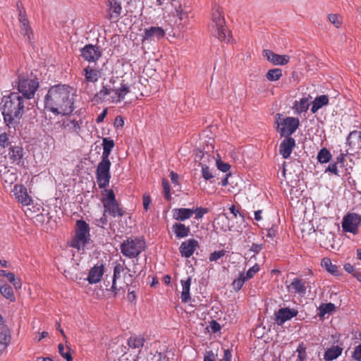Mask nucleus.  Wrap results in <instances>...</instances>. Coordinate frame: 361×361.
I'll list each match as a JSON object with an SVG mask.
<instances>
[{"label":"nucleus","mask_w":361,"mask_h":361,"mask_svg":"<svg viewBox=\"0 0 361 361\" xmlns=\"http://www.w3.org/2000/svg\"><path fill=\"white\" fill-rule=\"evenodd\" d=\"M75 90L71 86L54 85L44 97V107L54 114H70L75 109Z\"/></svg>","instance_id":"1"},{"label":"nucleus","mask_w":361,"mask_h":361,"mask_svg":"<svg viewBox=\"0 0 361 361\" xmlns=\"http://www.w3.org/2000/svg\"><path fill=\"white\" fill-rule=\"evenodd\" d=\"M27 104V99L18 92H12L2 98L1 110L4 123L9 128H16L20 123Z\"/></svg>","instance_id":"2"},{"label":"nucleus","mask_w":361,"mask_h":361,"mask_svg":"<svg viewBox=\"0 0 361 361\" xmlns=\"http://www.w3.org/2000/svg\"><path fill=\"white\" fill-rule=\"evenodd\" d=\"M130 92V85L128 82L118 77H111L102 83L101 90L95 94V99L98 102L109 100L118 103L124 99Z\"/></svg>","instance_id":"3"},{"label":"nucleus","mask_w":361,"mask_h":361,"mask_svg":"<svg viewBox=\"0 0 361 361\" xmlns=\"http://www.w3.org/2000/svg\"><path fill=\"white\" fill-rule=\"evenodd\" d=\"M209 29L212 34L219 40L227 43L231 42V32L226 27L222 8L216 4L212 6Z\"/></svg>","instance_id":"4"},{"label":"nucleus","mask_w":361,"mask_h":361,"mask_svg":"<svg viewBox=\"0 0 361 361\" xmlns=\"http://www.w3.org/2000/svg\"><path fill=\"white\" fill-rule=\"evenodd\" d=\"M134 274L135 272L126 267L124 260L122 264L116 263L114 268L112 285L110 288L106 290L111 291L114 297L120 294L121 290H123V293H124V287L122 286H118L117 280L122 279L123 283L128 287L129 284L133 283Z\"/></svg>","instance_id":"5"},{"label":"nucleus","mask_w":361,"mask_h":361,"mask_svg":"<svg viewBox=\"0 0 361 361\" xmlns=\"http://www.w3.org/2000/svg\"><path fill=\"white\" fill-rule=\"evenodd\" d=\"M90 242L89 225L83 220L76 222L75 233L70 240L69 245L78 250H82Z\"/></svg>","instance_id":"6"},{"label":"nucleus","mask_w":361,"mask_h":361,"mask_svg":"<svg viewBox=\"0 0 361 361\" xmlns=\"http://www.w3.org/2000/svg\"><path fill=\"white\" fill-rule=\"evenodd\" d=\"M145 248V242L137 238H128L120 246L121 253L130 259L135 258Z\"/></svg>","instance_id":"7"},{"label":"nucleus","mask_w":361,"mask_h":361,"mask_svg":"<svg viewBox=\"0 0 361 361\" xmlns=\"http://www.w3.org/2000/svg\"><path fill=\"white\" fill-rule=\"evenodd\" d=\"M277 130L281 137H290L295 132L300 125V121L294 117L283 118L280 114H276Z\"/></svg>","instance_id":"8"},{"label":"nucleus","mask_w":361,"mask_h":361,"mask_svg":"<svg viewBox=\"0 0 361 361\" xmlns=\"http://www.w3.org/2000/svg\"><path fill=\"white\" fill-rule=\"evenodd\" d=\"M104 196L102 199L105 214L109 213L113 217L122 216L123 211L119 207L112 190H104Z\"/></svg>","instance_id":"9"},{"label":"nucleus","mask_w":361,"mask_h":361,"mask_svg":"<svg viewBox=\"0 0 361 361\" xmlns=\"http://www.w3.org/2000/svg\"><path fill=\"white\" fill-rule=\"evenodd\" d=\"M111 161L109 159L102 158L96 171L97 181L100 188L106 187L109 183Z\"/></svg>","instance_id":"10"},{"label":"nucleus","mask_w":361,"mask_h":361,"mask_svg":"<svg viewBox=\"0 0 361 361\" xmlns=\"http://www.w3.org/2000/svg\"><path fill=\"white\" fill-rule=\"evenodd\" d=\"M361 224V215L357 213H348L343 219L342 228L344 232L356 235L359 232Z\"/></svg>","instance_id":"11"},{"label":"nucleus","mask_w":361,"mask_h":361,"mask_svg":"<svg viewBox=\"0 0 361 361\" xmlns=\"http://www.w3.org/2000/svg\"><path fill=\"white\" fill-rule=\"evenodd\" d=\"M38 87L39 82L37 80L25 78H19L18 93H22L23 97L27 100L34 97Z\"/></svg>","instance_id":"12"},{"label":"nucleus","mask_w":361,"mask_h":361,"mask_svg":"<svg viewBox=\"0 0 361 361\" xmlns=\"http://www.w3.org/2000/svg\"><path fill=\"white\" fill-rule=\"evenodd\" d=\"M166 35L165 30L158 26H151L145 28L142 34V43H151L152 42H159L163 39Z\"/></svg>","instance_id":"13"},{"label":"nucleus","mask_w":361,"mask_h":361,"mask_svg":"<svg viewBox=\"0 0 361 361\" xmlns=\"http://www.w3.org/2000/svg\"><path fill=\"white\" fill-rule=\"evenodd\" d=\"M80 54L88 63H95L102 56V51L99 47L90 44L80 49Z\"/></svg>","instance_id":"14"},{"label":"nucleus","mask_w":361,"mask_h":361,"mask_svg":"<svg viewBox=\"0 0 361 361\" xmlns=\"http://www.w3.org/2000/svg\"><path fill=\"white\" fill-rule=\"evenodd\" d=\"M298 311L295 309H290L288 307L281 308L276 313V323L279 326L283 325L286 321L296 317Z\"/></svg>","instance_id":"15"},{"label":"nucleus","mask_w":361,"mask_h":361,"mask_svg":"<svg viewBox=\"0 0 361 361\" xmlns=\"http://www.w3.org/2000/svg\"><path fill=\"white\" fill-rule=\"evenodd\" d=\"M198 247V242L194 238L188 239L180 245L179 250L183 257H190Z\"/></svg>","instance_id":"16"},{"label":"nucleus","mask_w":361,"mask_h":361,"mask_svg":"<svg viewBox=\"0 0 361 361\" xmlns=\"http://www.w3.org/2000/svg\"><path fill=\"white\" fill-rule=\"evenodd\" d=\"M18 20L20 23V32L26 39L31 42L33 39L32 30L29 25V21L24 12L19 8Z\"/></svg>","instance_id":"17"},{"label":"nucleus","mask_w":361,"mask_h":361,"mask_svg":"<svg viewBox=\"0 0 361 361\" xmlns=\"http://www.w3.org/2000/svg\"><path fill=\"white\" fill-rule=\"evenodd\" d=\"M263 56L269 61L276 66H283L287 64L290 61V56L286 54L279 55L274 53L271 50L266 49L263 51Z\"/></svg>","instance_id":"18"},{"label":"nucleus","mask_w":361,"mask_h":361,"mask_svg":"<svg viewBox=\"0 0 361 361\" xmlns=\"http://www.w3.org/2000/svg\"><path fill=\"white\" fill-rule=\"evenodd\" d=\"M104 273V266L102 264H97L90 269L86 280L90 284H96L101 281Z\"/></svg>","instance_id":"19"},{"label":"nucleus","mask_w":361,"mask_h":361,"mask_svg":"<svg viewBox=\"0 0 361 361\" xmlns=\"http://www.w3.org/2000/svg\"><path fill=\"white\" fill-rule=\"evenodd\" d=\"M295 146V140L291 137H286L280 144L279 153L284 159H288Z\"/></svg>","instance_id":"20"},{"label":"nucleus","mask_w":361,"mask_h":361,"mask_svg":"<svg viewBox=\"0 0 361 361\" xmlns=\"http://www.w3.org/2000/svg\"><path fill=\"white\" fill-rule=\"evenodd\" d=\"M16 199L23 205H29L32 201L27 194V189L22 185H16L13 190Z\"/></svg>","instance_id":"21"},{"label":"nucleus","mask_w":361,"mask_h":361,"mask_svg":"<svg viewBox=\"0 0 361 361\" xmlns=\"http://www.w3.org/2000/svg\"><path fill=\"white\" fill-rule=\"evenodd\" d=\"M311 100L312 97L310 95L305 96L299 100H296L293 107L295 113L300 114L303 112H306L310 106Z\"/></svg>","instance_id":"22"},{"label":"nucleus","mask_w":361,"mask_h":361,"mask_svg":"<svg viewBox=\"0 0 361 361\" xmlns=\"http://www.w3.org/2000/svg\"><path fill=\"white\" fill-rule=\"evenodd\" d=\"M171 213L173 219L179 221L189 219L193 215L192 209L190 208H174Z\"/></svg>","instance_id":"23"},{"label":"nucleus","mask_w":361,"mask_h":361,"mask_svg":"<svg viewBox=\"0 0 361 361\" xmlns=\"http://www.w3.org/2000/svg\"><path fill=\"white\" fill-rule=\"evenodd\" d=\"M288 288L291 292L298 293L300 296H304L306 293L305 283L298 278L293 279Z\"/></svg>","instance_id":"24"},{"label":"nucleus","mask_w":361,"mask_h":361,"mask_svg":"<svg viewBox=\"0 0 361 361\" xmlns=\"http://www.w3.org/2000/svg\"><path fill=\"white\" fill-rule=\"evenodd\" d=\"M82 75L86 82L94 83L99 78V71L91 66H87L83 69Z\"/></svg>","instance_id":"25"},{"label":"nucleus","mask_w":361,"mask_h":361,"mask_svg":"<svg viewBox=\"0 0 361 361\" xmlns=\"http://www.w3.org/2000/svg\"><path fill=\"white\" fill-rule=\"evenodd\" d=\"M82 121L80 120L66 118L62 121V127L68 131L78 133L81 128Z\"/></svg>","instance_id":"26"},{"label":"nucleus","mask_w":361,"mask_h":361,"mask_svg":"<svg viewBox=\"0 0 361 361\" xmlns=\"http://www.w3.org/2000/svg\"><path fill=\"white\" fill-rule=\"evenodd\" d=\"M172 231L178 238H183L189 235L190 228L182 223H175L172 226Z\"/></svg>","instance_id":"27"},{"label":"nucleus","mask_w":361,"mask_h":361,"mask_svg":"<svg viewBox=\"0 0 361 361\" xmlns=\"http://www.w3.org/2000/svg\"><path fill=\"white\" fill-rule=\"evenodd\" d=\"M343 352V348L339 345H333L326 349L324 355L326 361H332L338 358Z\"/></svg>","instance_id":"28"},{"label":"nucleus","mask_w":361,"mask_h":361,"mask_svg":"<svg viewBox=\"0 0 361 361\" xmlns=\"http://www.w3.org/2000/svg\"><path fill=\"white\" fill-rule=\"evenodd\" d=\"M182 291H181V300L183 302H188L190 300V285H191V277H188L186 280L180 281Z\"/></svg>","instance_id":"29"},{"label":"nucleus","mask_w":361,"mask_h":361,"mask_svg":"<svg viewBox=\"0 0 361 361\" xmlns=\"http://www.w3.org/2000/svg\"><path fill=\"white\" fill-rule=\"evenodd\" d=\"M312 103L311 111L312 114H315L317 112L319 109L326 106L329 103V97L327 95L322 94L319 97H317Z\"/></svg>","instance_id":"30"},{"label":"nucleus","mask_w":361,"mask_h":361,"mask_svg":"<svg viewBox=\"0 0 361 361\" xmlns=\"http://www.w3.org/2000/svg\"><path fill=\"white\" fill-rule=\"evenodd\" d=\"M109 1L110 18H117L121 13V0H109Z\"/></svg>","instance_id":"31"},{"label":"nucleus","mask_w":361,"mask_h":361,"mask_svg":"<svg viewBox=\"0 0 361 361\" xmlns=\"http://www.w3.org/2000/svg\"><path fill=\"white\" fill-rule=\"evenodd\" d=\"M103 152L102 158L109 159L112 149L114 147V142L109 137H104L102 140Z\"/></svg>","instance_id":"32"},{"label":"nucleus","mask_w":361,"mask_h":361,"mask_svg":"<svg viewBox=\"0 0 361 361\" xmlns=\"http://www.w3.org/2000/svg\"><path fill=\"white\" fill-rule=\"evenodd\" d=\"M8 155L13 162H18L23 156V148L19 146L11 147Z\"/></svg>","instance_id":"33"},{"label":"nucleus","mask_w":361,"mask_h":361,"mask_svg":"<svg viewBox=\"0 0 361 361\" xmlns=\"http://www.w3.org/2000/svg\"><path fill=\"white\" fill-rule=\"evenodd\" d=\"M145 339L141 336H133L128 339V345L132 348H141L143 347Z\"/></svg>","instance_id":"34"},{"label":"nucleus","mask_w":361,"mask_h":361,"mask_svg":"<svg viewBox=\"0 0 361 361\" xmlns=\"http://www.w3.org/2000/svg\"><path fill=\"white\" fill-rule=\"evenodd\" d=\"M0 293L11 302H14L16 300L13 288L9 285L6 284L0 286Z\"/></svg>","instance_id":"35"},{"label":"nucleus","mask_w":361,"mask_h":361,"mask_svg":"<svg viewBox=\"0 0 361 361\" xmlns=\"http://www.w3.org/2000/svg\"><path fill=\"white\" fill-rule=\"evenodd\" d=\"M321 265L329 273L336 275L338 273L337 267L332 264L331 260L328 257H324L322 259Z\"/></svg>","instance_id":"36"},{"label":"nucleus","mask_w":361,"mask_h":361,"mask_svg":"<svg viewBox=\"0 0 361 361\" xmlns=\"http://www.w3.org/2000/svg\"><path fill=\"white\" fill-rule=\"evenodd\" d=\"M361 140V131L353 130L350 133L349 135L347 137V144L352 147L355 145L356 143H359Z\"/></svg>","instance_id":"37"},{"label":"nucleus","mask_w":361,"mask_h":361,"mask_svg":"<svg viewBox=\"0 0 361 361\" xmlns=\"http://www.w3.org/2000/svg\"><path fill=\"white\" fill-rule=\"evenodd\" d=\"M331 154L326 148H322L317 154V160L321 164L328 163L331 159Z\"/></svg>","instance_id":"38"},{"label":"nucleus","mask_w":361,"mask_h":361,"mask_svg":"<svg viewBox=\"0 0 361 361\" xmlns=\"http://www.w3.org/2000/svg\"><path fill=\"white\" fill-rule=\"evenodd\" d=\"M1 176L4 181L8 185L13 184L17 179L16 173L13 169L6 170L3 173Z\"/></svg>","instance_id":"39"},{"label":"nucleus","mask_w":361,"mask_h":361,"mask_svg":"<svg viewBox=\"0 0 361 361\" xmlns=\"http://www.w3.org/2000/svg\"><path fill=\"white\" fill-rule=\"evenodd\" d=\"M11 341L10 331L7 329H3L0 332V347L5 348Z\"/></svg>","instance_id":"40"},{"label":"nucleus","mask_w":361,"mask_h":361,"mask_svg":"<svg viewBox=\"0 0 361 361\" xmlns=\"http://www.w3.org/2000/svg\"><path fill=\"white\" fill-rule=\"evenodd\" d=\"M282 76V71L280 68H274L269 70L267 73V79L269 81H276Z\"/></svg>","instance_id":"41"},{"label":"nucleus","mask_w":361,"mask_h":361,"mask_svg":"<svg viewBox=\"0 0 361 361\" xmlns=\"http://www.w3.org/2000/svg\"><path fill=\"white\" fill-rule=\"evenodd\" d=\"M247 279L244 277V273L240 272L239 276L235 279L231 283L232 288L234 290L238 291L241 289Z\"/></svg>","instance_id":"42"},{"label":"nucleus","mask_w":361,"mask_h":361,"mask_svg":"<svg viewBox=\"0 0 361 361\" xmlns=\"http://www.w3.org/2000/svg\"><path fill=\"white\" fill-rule=\"evenodd\" d=\"M335 306L332 303H325L322 304L319 307V316L320 317H324L326 314L331 313L334 311Z\"/></svg>","instance_id":"43"},{"label":"nucleus","mask_w":361,"mask_h":361,"mask_svg":"<svg viewBox=\"0 0 361 361\" xmlns=\"http://www.w3.org/2000/svg\"><path fill=\"white\" fill-rule=\"evenodd\" d=\"M328 20L336 28H340L342 25V18L338 14H329Z\"/></svg>","instance_id":"44"},{"label":"nucleus","mask_w":361,"mask_h":361,"mask_svg":"<svg viewBox=\"0 0 361 361\" xmlns=\"http://www.w3.org/2000/svg\"><path fill=\"white\" fill-rule=\"evenodd\" d=\"M296 352L298 353V360L304 361L307 357L306 347L304 343H301L298 345Z\"/></svg>","instance_id":"45"},{"label":"nucleus","mask_w":361,"mask_h":361,"mask_svg":"<svg viewBox=\"0 0 361 361\" xmlns=\"http://www.w3.org/2000/svg\"><path fill=\"white\" fill-rule=\"evenodd\" d=\"M58 348L59 353L63 357H64L66 360V361H73V357L70 353L69 348L66 350L63 345L61 343L59 344Z\"/></svg>","instance_id":"46"},{"label":"nucleus","mask_w":361,"mask_h":361,"mask_svg":"<svg viewBox=\"0 0 361 361\" xmlns=\"http://www.w3.org/2000/svg\"><path fill=\"white\" fill-rule=\"evenodd\" d=\"M259 271V266L257 264H255L252 267H250L246 273H244V277L245 279L249 280Z\"/></svg>","instance_id":"47"},{"label":"nucleus","mask_w":361,"mask_h":361,"mask_svg":"<svg viewBox=\"0 0 361 361\" xmlns=\"http://www.w3.org/2000/svg\"><path fill=\"white\" fill-rule=\"evenodd\" d=\"M7 279L11 283L16 289H20L22 286L21 281L19 279H17L13 273L8 274Z\"/></svg>","instance_id":"48"},{"label":"nucleus","mask_w":361,"mask_h":361,"mask_svg":"<svg viewBox=\"0 0 361 361\" xmlns=\"http://www.w3.org/2000/svg\"><path fill=\"white\" fill-rule=\"evenodd\" d=\"M202 177L206 180H209L214 177L209 168L205 164L202 165Z\"/></svg>","instance_id":"49"},{"label":"nucleus","mask_w":361,"mask_h":361,"mask_svg":"<svg viewBox=\"0 0 361 361\" xmlns=\"http://www.w3.org/2000/svg\"><path fill=\"white\" fill-rule=\"evenodd\" d=\"M226 254L225 250H219V251H214L212 252L209 255V261L210 262H216L218 259L224 257Z\"/></svg>","instance_id":"50"},{"label":"nucleus","mask_w":361,"mask_h":361,"mask_svg":"<svg viewBox=\"0 0 361 361\" xmlns=\"http://www.w3.org/2000/svg\"><path fill=\"white\" fill-rule=\"evenodd\" d=\"M193 214H195L196 219H200L203 217L204 214L208 212V209L203 207H197L192 209Z\"/></svg>","instance_id":"51"},{"label":"nucleus","mask_w":361,"mask_h":361,"mask_svg":"<svg viewBox=\"0 0 361 361\" xmlns=\"http://www.w3.org/2000/svg\"><path fill=\"white\" fill-rule=\"evenodd\" d=\"M216 164L218 169L221 171L222 172H227L231 167L228 164L224 163L220 159H217Z\"/></svg>","instance_id":"52"},{"label":"nucleus","mask_w":361,"mask_h":361,"mask_svg":"<svg viewBox=\"0 0 361 361\" xmlns=\"http://www.w3.org/2000/svg\"><path fill=\"white\" fill-rule=\"evenodd\" d=\"M162 186H163L165 197L167 200H169L171 195H170V185H169V182L166 180L164 179L162 180Z\"/></svg>","instance_id":"53"},{"label":"nucleus","mask_w":361,"mask_h":361,"mask_svg":"<svg viewBox=\"0 0 361 361\" xmlns=\"http://www.w3.org/2000/svg\"><path fill=\"white\" fill-rule=\"evenodd\" d=\"M330 172L334 173L336 176H339V173L337 167V163H331L325 170V173Z\"/></svg>","instance_id":"54"},{"label":"nucleus","mask_w":361,"mask_h":361,"mask_svg":"<svg viewBox=\"0 0 361 361\" xmlns=\"http://www.w3.org/2000/svg\"><path fill=\"white\" fill-rule=\"evenodd\" d=\"M352 357L356 361H361V343L355 348Z\"/></svg>","instance_id":"55"},{"label":"nucleus","mask_w":361,"mask_h":361,"mask_svg":"<svg viewBox=\"0 0 361 361\" xmlns=\"http://www.w3.org/2000/svg\"><path fill=\"white\" fill-rule=\"evenodd\" d=\"M106 224H107L106 214H105L104 212L102 216L100 219H96L95 224H96V226H97L99 227L104 228V226L106 225Z\"/></svg>","instance_id":"56"},{"label":"nucleus","mask_w":361,"mask_h":361,"mask_svg":"<svg viewBox=\"0 0 361 361\" xmlns=\"http://www.w3.org/2000/svg\"><path fill=\"white\" fill-rule=\"evenodd\" d=\"M142 199L143 208L145 211H147L151 203V197L149 194H144Z\"/></svg>","instance_id":"57"},{"label":"nucleus","mask_w":361,"mask_h":361,"mask_svg":"<svg viewBox=\"0 0 361 361\" xmlns=\"http://www.w3.org/2000/svg\"><path fill=\"white\" fill-rule=\"evenodd\" d=\"M277 234V227L272 226L271 228L267 229V237L273 239Z\"/></svg>","instance_id":"58"},{"label":"nucleus","mask_w":361,"mask_h":361,"mask_svg":"<svg viewBox=\"0 0 361 361\" xmlns=\"http://www.w3.org/2000/svg\"><path fill=\"white\" fill-rule=\"evenodd\" d=\"M216 355L212 351H207L204 356V361H215Z\"/></svg>","instance_id":"59"},{"label":"nucleus","mask_w":361,"mask_h":361,"mask_svg":"<svg viewBox=\"0 0 361 361\" xmlns=\"http://www.w3.org/2000/svg\"><path fill=\"white\" fill-rule=\"evenodd\" d=\"M8 137L7 134L2 133L0 135V145L5 147L8 145Z\"/></svg>","instance_id":"60"},{"label":"nucleus","mask_w":361,"mask_h":361,"mask_svg":"<svg viewBox=\"0 0 361 361\" xmlns=\"http://www.w3.org/2000/svg\"><path fill=\"white\" fill-rule=\"evenodd\" d=\"M124 125V120L123 117L118 116L116 118L114 122V126L117 128H122Z\"/></svg>","instance_id":"61"},{"label":"nucleus","mask_w":361,"mask_h":361,"mask_svg":"<svg viewBox=\"0 0 361 361\" xmlns=\"http://www.w3.org/2000/svg\"><path fill=\"white\" fill-rule=\"evenodd\" d=\"M231 353L229 349L224 350V357L221 361H231Z\"/></svg>","instance_id":"62"},{"label":"nucleus","mask_w":361,"mask_h":361,"mask_svg":"<svg viewBox=\"0 0 361 361\" xmlns=\"http://www.w3.org/2000/svg\"><path fill=\"white\" fill-rule=\"evenodd\" d=\"M262 249V245L253 243L250 247V250L255 253H258Z\"/></svg>","instance_id":"63"},{"label":"nucleus","mask_w":361,"mask_h":361,"mask_svg":"<svg viewBox=\"0 0 361 361\" xmlns=\"http://www.w3.org/2000/svg\"><path fill=\"white\" fill-rule=\"evenodd\" d=\"M108 110L107 109H105L103 110V111L97 116V123H101L104 121V118L106 117L107 114Z\"/></svg>","instance_id":"64"}]
</instances>
